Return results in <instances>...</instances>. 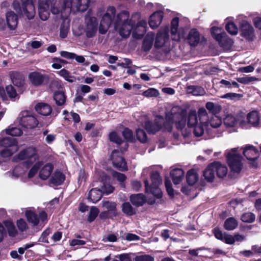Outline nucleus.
<instances>
[{"label": "nucleus", "instance_id": "39448f33", "mask_svg": "<svg viewBox=\"0 0 261 261\" xmlns=\"http://www.w3.org/2000/svg\"><path fill=\"white\" fill-rule=\"evenodd\" d=\"M22 4L20 6L19 2L15 0L12 5V8L16 12L20 14L26 16L28 19H33L36 11L32 0H20Z\"/></svg>", "mask_w": 261, "mask_h": 261}, {"label": "nucleus", "instance_id": "4d7b16f0", "mask_svg": "<svg viewBox=\"0 0 261 261\" xmlns=\"http://www.w3.org/2000/svg\"><path fill=\"white\" fill-rule=\"evenodd\" d=\"M99 210L97 207L95 206L91 207L88 218V221L91 222L94 221L97 216Z\"/></svg>", "mask_w": 261, "mask_h": 261}, {"label": "nucleus", "instance_id": "6e6d98bb", "mask_svg": "<svg viewBox=\"0 0 261 261\" xmlns=\"http://www.w3.org/2000/svg\"><path fill=\"white\" fill-rule=\"evenodd\" d=\"M16 225L18 229L21 232H24L27 231L29 227L25 221L22 219L18 220L16 222Z\"/></svg>", "mask_w": 261, "mask_h": 261}, {"label": "nucleus", "instance_id": "f3484780", "mask_svg": "<svg viewBox=\"0 0 261 261\" xmlns=\"http://www.w3.org/2000/svg\"><path fill=\"white\" fill-rule=\"evenodd\" d=\"M242 112L237 114L236 115H228L224 119V123L227 127H232L240 126L242 127Z\"/></svg>", "mask_w": 261, "mask_h": 261}, {"label": "nucleus", "instance_id": "052dcab7", "mask_svg": "<svg viewBox=\"0 0 261 261\" xmlns=\"http://www.w3.org/2000/svg\"><path fill=\"white\" fill-rule=\"evenodd\" d=\"M226 29L231 35H234L238 33V28L233 22L228 23L226 25Z\"/></svg>", "mask_w": 261, "mask_h": 261}, {"label": "nucleus", "instance_id": "aec40b11", "mask_svg": "<svg viewBox=\"0 0 261 261\" xmlns=\"http://www.w3.org/2000/svg\"><path fill=\"white\" fill-rule=\"evenodd\" d=\"M102 206L104 208L107 210V211L100 214L101 217H109V215H111V216H116L117 215L116 203L108 201H103L102 202Z\"/></svg>", "mask_w": 261, "mask_h": 261}, {"label": "nucleus", "instance_id": "473e14b6", "mask_svg": "<svg viewBox=\"0 0 261 261\" xmlns=\"http://www.w3.org/2000/svg\"><path fill=\"white\" fill-rule=\"evenodd\" d=\"M65 179L64 175L60 171H56L50 180V184L55 186L61 185Z\"/></svg>", "mask_w": 261, "mask_h": 261}, {"label": "nucleus", "instance_id": "5701e85b", "mask_svg": "<svg viewBox=\"0 0 261 261\" xmlns=\"http://www.w3.org/2000/svg\"><path fill=\"white\" fill-rule=\"evenodd\" d=\"M39 173V177L43 179H47L52 173L54 170V166L51 164L48 163L40 167Z\"/></svg>", "mask_w": 261, "mask_h": 261}, {"label": "nucleus", "instance_id": "338daca9", "mask_svg": "<svg viewBox=\"0 0 261 261\" xmlns=\"http://www.w3.org/2000/svg\"><path fill=\"white\" fill-rule=\"evenodd\" d=\"M117 236L114 234H109L108 235H106L103 237L102 239V241H103L104 242H115L117 241Z\"/></svg>", "mask_w": 261, "mask_h": 261}, {"label": "nucleus", "instance_id": "3c124183", "mask_svg": "<svg viewBox=\"0 0 261 261\" xmlns=\"http://www.w3.org/2000/svg\"><path fill=\"white\" fill-rule=\"evenodd\" d=\"M41 166V162H37L36 164H35L33 165V166L31 168V169L30 170L29 173H28V177L29 178H31L33 177H34L37 173Z\"/></svg>", "mask_w": 261, "mask_h": 261}, {"label": "nucleus", "instance_id": "72a5a7b5", "mask_svg": "<svg viewBox=\"0 0 261 261\" xmlns=\"http://www.w3.org/2000/svg\"><path fill=\"white\" fill-rule=\"evenodd\" d=\"M102 191L96 188L91 189L89 192L88 199L93 203L98 201L102 197Z\"/></svg>", "mask_w": 261, "mask_h": 261}, {"label": "nucleus", "instance_id": "a18cd8bd", "mask_svg": "<svg viewBox=\"0 0 261 261\" xmlns=\"http://www.w3.org/2000/svg\"><path fill=\"white\" fill-rule=\"evenodd\" d=\"M206 108L213 114H218L221 111V107L212 102H207L205 105Z\"/></svg>", "mask_w": 261, "mask_h": 261}, {"label": "nucleus", "instance_id": "a19ab883", "mask_svg": "<svg viewBox=\"0 0 261 261\" xmlns=\"http://www.w3.org/2000/svg\"><path fill=\"white\" fill-rule=\"evenodd\" d=\"M122 211L126 215L130 216L136 214L135 210L132 207L131 204L128 202H124L122 205Z\"/></svg>", "mask_w": 261, "mask_h": 261}, {"label": "nucleus", "instance_id": "8fccbe9b", "mask_svg": "<svg viewBox=\"0 0 261 261\" xmlns=\"http://www.w3.org/2000/svg\"><path fill=\"white\" fill-rule=\"evenodd\" d=\"M136 136L138 140L142 143H145L147 141V135L142 129L138 128L136 130Z\"/></svg>", "mask_w": 261, "mask_h": 261}, {"label": "nucleus", "instance_id": "de8ad7c7", "mask_svg": "<svg viewBox=\"0 0 261 261\" xmlns=\"http://www.w3.org/2000/svg\"><path fill=\"white\" fill-rule=\"evenodd\" d=\"M59 74L62 76L66 81L73 83L75 81V77L72 76L69 71L65 69H63L59 71Z\"/></svg>", "mask_w": 261, "mask_h": 261}, {"label": "nucleus", "instance_id": "0e129e2a", "mask_svg": "<svg viewBox=\"0 0 261 261\" xmlns=\"http://www.w3.org/2000/svg\"><path fill=\"white\" fill-rule=\"evenodd\" d=\"M237 80L240 83L247 84L251 82L256 80V79L253 76H246L237 78Z\"/></svg>", "mask_w": 261, "mask_h": 261}, {"label": "nucleus", "instance_id": "6e6552de", "mask_svg": "<svg viewBox=\"0 0 261 261\" xmlns=\"http://www.w3.org/2000/svg\"><path fill=\"white\" fill-rule=\"evenodd\" d=\"M225 154L231 171L234 173H239L243 167L242 158L237 152V148L226 151Z\"/></svg>", "mask_w": 261, "mask_h": 261}, {"label": "nucleus", "instance_id": "c9c22d12", "mask_svg": "<svg viewBox=\"0 0 261 261\" xmlns=\"http://www.w3.org/2000/svg\"><path fill=\"white\" fill-rule=\"evenodd\" d=\"M146 27L147 23L145 20H141L139 21L137 23V25H135V29L132 34L133 36L135 37V34H137L138 31H140V33L139 34V35H143L146 31Z\"/></svg>", "mask_w": 261, "mask_h": 261}, {"label": "nucleus", "instance_id": "c03bdc74", "mask_svg": "<svg viewBox=\"0 0 261 261\" xmlns=\"http://www.w3.org/2000/svg\"><path fill=\"white\" fill-rule=\"evenodd\" d=\"M188 91L194 95H203L205 93L204 90L200 86H191L188 87Z\"/></svg>", "mask_w": 261, "mask_h": 261}, {"label": "nucleus", "instance_id": "09e8293b", "mask_svg": "<svg viewBox=\"0 0 261 261\" xmlns=\"http://www.w3.org/2000/svg\"><path fill=\"white\" fill-rule=\"evenodd\" d=\"M6 133L12 136H19L22 134V130L18 127H12L5 129Z\"/></svg>", "mask_w": 261, "mask_h": 261}, {"label": "nucleus", "instance_id": "1a4fd4ad", "mask_svg": "<svg viewBox=\"0 0 261 261\" xmlns=\"http://www.w3.org/2000/svg\"><path fill=\"white\" fill-rule=\"evenodd\" d=\"M17 120L22 127L27 129L34 128L38 124V121L35 115L28 111H22Z\"/></svg>", "mask_w": 261, "mask_h": 261}, {"label": "nucleus", "instance_id": "2f4dec72", "mask_svg": "<svg viewBox=\"0 0 261 261\" xmlns=\"http://www.w3.org/2000/svg\"><path fill=\"white\" fill-rule=\"evenodd\" d=\"M130 201L133 205L140 206H142L146 201L145 196L142 194L132 195L130 196Z\"/></svg>", "mask_w": 261, "mask_h": 261}, {"label": "nucleus", "instance_id": "603ef678", "mask_svg": "<svg viewBox=\"0 0 261 261\" xmlns=\"http://www.w3.org/2000/svg\"><path fill=\"white\" fill-rule=\"evenodd\" d=\"M255 219V215L250 212L244 213L241 216V220H242V221L247 223L253 222L254 221Z\"/></svg>", "mask_w": 261, "mask_h": 261}, {"label": "nucleus", "instance_id": "5fc2aeb1", "mask_svg": "<svg viewBox=\"0 0 261 261\" xmlns=\"http://www.w3.org/2000/svg\"><path fill=\"white\" fill-rule=\"evenodd\" d=\"M69 30V25L68 23H63L60 28V36L62 38H65L67 37Z\"/></svg>", "mask_w": 261, "mask_h": 261}, {"label": "nucleus", "instance_id": "a211bd4d", "mask_svg": "<svg viewBox=\"0 0 261 261\" xmlns=\"http://www.w3.org/2000/svg\"><path fill=\"white\" fill-rule=\"evenodd\" d=\"M169 29L167 27L161 29L158 33L155 41V46L158 48L162 47L169 39Z\"/></svg>", "mask_w": 261, "mask_h": 261}, {"label": "nucleus", "instance_id": "f8f14e48", "mask_svg": "<svg viewBox=\"0 0 261 261\" xmlns=\"http://www.w3.org/2000/svg\"><path fill=\"white\" fill-rule=\"evenodd\" d=\"M98 22L96 17L87 15L85 18L84 32L87 38H92L97 31Z\"/></svg>", "mask_w": 261, "mask_h": 261}, {"label": "nucleus", "instance_id": "4be33fe9", "mask_svg": "<svg viewBox=\"0 0 261 261\" xmlns=\"http://www.w3.org/2000/svg\"><path fill=\"white\" fill-rule=\"evenodd\" d=\"M163 18V13L162 11H156L152 14L149 20V24L152 29L158 28L161 24Z\"/></svg>", "mask_w": 261, "mask_h": 261}, {"label": "nucleus", "instance_id": "49530a36", "mask_svg": "<svg viewBox=\"0 0 261 261\" xmlns=\"http://www.w3.org/2000/svg\"><path fill=\"white\" fill-rule=\"evenodd\" d=\"M211 33L213 37L219 42H221L224 33H222L221 29L218 27H214L211 29Z\"/></svg>", "mask_w": 261, "mask_h": 261}, {"label": "nucleus", "instance_id": "4c0bfd02", "mask_svg": "<svg viewBox=\"0 0 261 261\" xmlns=\"http://www.w3.org/2000/svg\"><path fill=\"white\" fill-rule=\"evenodd\" d=\"M186 178L188 184L193 185L197 181L198 175L195 170L192 169L187 172Z\"/></svg>", "mask_w": 261, "mask_h": 261}, {"label": "nucleus", "instance_id": "9d476101", "mask_svg": "<svg viewBox=\"0 0 261 261\" xmlns=\"http://www.w3.org/2000/svg\"><path fill=\"white\" fill-rule=\"evenodd\" d=\"M38 159L36 149L34 147H29L21 151L16 156H14V161L17 162L23 161L27 165L32 164Z\"/></svg>", "mask_w": 261, "mask_h": 261}, {"label": "nucleus", "instance_id": "ea45409f", "mask_svg": "<svg viewBox=\"0 0 261 261\" xmlns=\"http://www.w3.org/2000/svg\"><path fill=\"white\" fill-rule=\"evenodd\" d=\"M153 40V36L152 35H147L143 41L142 48L145 51L149 50L152 45Z\"/></svg>", "mask_w": 261, "mask_h": 261}, {"label": "nucleus", "instance_id": "bb28decb", "mask_svg": "<svg viewBox=\"0 0 261 261\" xmlns=\"http://www.w3.org/2000/svg\"><path fill=\"white\" fill-rule=\"evenodd\" d=\"M170 175L172 177L173 183L175 185H177L184 179V172L181 169L175 168L171 171Z\"/></svg>", "mask_w": 261, "mask_h": 261}, {"label": "nucleus", "instance_id": "a878e982", "mask_svg": "<svg viewBox=\"0 0 261 261\" xmlns=\"http://www.w3.org/2000/svg\"><path fill=\"white\" fill-rule=\"evenodd\" d=\"M9 75L14 85L17 87L23 85L24 77L21 73L16 71H11L9 73Z\"/></svg>", "mask_w": 261, "mask_h": 261}, {"label": "nucleus", "instance_id": "0eeeda50", "mask_svg": "<svg viewBox=\"0 0 261 261\" xmlns=\"http://www.w3.org/2000/svg\"><path fill=\"white\" fill-rule=\"evenodd\" d=\"M0 146L3 148L0 154V158L10 157L19 148L16 140L10 137L0 139Z\"/></svg>", "mask_w": 261, "mask_h": 261}, {"label": "nucleus", "instance_id": "864d4df0", "mask_svg": "<svg viewBox=\"0 0 261 261\" xmlns=\"http://www.w3.org/2000/svg\"><path fill=\"white\" fill-rule=\"evenodd\" d=\"M6 90L9 97L13 100H15L18 96L16 90L12 85H8L6 87Z\"/></svg>", "mask_w": 261, "mask_h": 261}, {"label": "nucleus", "instance_id": "423d86ee", "mask_svg": "<svg viewBox=\"0 0 261 261\" xmlns=\"http://www.w3.org/2000/svg\"><path fill=\"white\" fill-rule=\"evenodd\" d=\"M151 185L150 186L147 180L144 181L146 193L152 194L155 197L160 198L162 196V192L159 186L162 183V178L159 173L153 172L151 174Z\"/></svg>", "mask_w": 261, "mask_h": 261}, {"label": "nucleus", "instance_id": "e433bc0d", "mask_svg": "<svg viewBox=\"0 0 261 261\" xmlns=\"http://www.w3.org/2000/svg\"><path fill=\"white\" fill-rule=\"evenodd\" d=\"M3 224L7 229L8 234L11 237H15L17 234V230L16 229L13 222L9 220L3 221Z\"/></svg>", "mask_w": 261, "mask_h": 261}, {"label": "nucleus", "instance_id": "6ab92c4d", "mask_svg": "<svg viewBox=\"0 0 261 261\" xmlns=\"http://www.w3.org/2000/svg\"><path fill=\"white\" fill-rule=\"evenodd\" d=\"M207 122V124L210 128V132H208L204 126V132H205L211 137H214L215 135L212 132V129L219 128L222 124V119L220 117L214 115L212 116L210 119L208 118Z\"/></svg>", "mask_w": 261, "mask_h": 261}, {"label": "nucleus", "instance_id": "ddd939ff", "mask_svg": "<svg viewBox=\"0 0 261 261\" xmlns=\"http://www.w3.org/2000/svg\"><path fill=\"white\" fill-rule=\"evenodd\" d=\"M242 127L248 128L251 126H256L259 123V117L257 112L252 111L247 115L242 113Z\"/></svg>", "mask_w": 261, "mask_h": 261}, {"label": "nucleus", "instance_id": "2eb2a0df", "mask_svg": "<svg viewBox=\"0 0 261 261\" xmlns=\"http://www.w3.org/2000/svg\"><path fill=\"white\" fill-rule=\"evenodd\" d=\"M25 216L28 221L34 226L37 225L40 222L44 223L47 221V214L44 211L39 213V217L32 210H27L25 212Z\"/></svg>", "mask_w": 261, "mask_h": 261}, {"label": "nucleus", "instance_id": "f704fd0d", "mask_svg": "<svg viewBox=\"0 0 261 261\" xmlns=\"http://www.w3.org/2000/svg\"><path fill=\"white\" fill-rule=\"evenodd\" d=\"M203 176L207 181L211 182L213 180L215 177V171L213 163L208 165L203 171Z\"/></svg>", "mask_w": 261, "mask_h": 261}, {"label": "nucleus", "instance_id": "7ed1b4c3", "mask_svg": "<svg viewBox=\"0 0 261 261\" xmlns=\"http://www.w3.org/2000/svg\"><path fill=\"white\" fill-rule=\"evenodd\" d=\"M208 114L204 108L198 109L197 113L195 110H190L188 114L187 125L189 127H194V134L200 137L204 133V126L206 130L210 132V128L207 124Z\"/></svg>", "mask_w": 261, "mask_h": 261}, {"label": "nucleus", "instance_id": "c756f323", "mask_svg": "<svg viewBox=\"0 0 261 261\" xmlns=\"http://www.w3.org/2000/svg\"><path fill=\"white\" fill-rule=\"evenodd\" d=\"M214 169L216 172L217 176L220 178L225 176L227 173V168L226 166L218 162L213 163Z\"/></svg>", "mask_w": 261, "mask_h": 261}, {"label": "nucleus", "instance_id": "412c9836", "mask_svg": "<svg viewBox=\"0 0 261 261\" xmlns=\"http://www.w3.org/2000/svg\"><path fill=\"white\" fill-rule=\"evenodd\" d=\"M243 154L247 160L252 161L257 159L259 154L258 150L251 145H247L245 147Z\"/></svg>", "mask_w": 261, "mask_h": 261}, {"label": "nucleus", "instance_id": "c85d7f7f", "mask_svg": "<svg viewBox=\"0 0 261 261\" xmlns=\"http://www.w3.org/2000/svg\"><path fill=\"white\" fill-rule=\"evenodd\" d=\"M188 40L191 46L196 45L200 41V35L195 29L190 30L188 36Z\"/></svg>", "mask_w": 261, "mask_h": 261}, {"label": "nucleus", "instance_id": "58836bf2", "mask_svg": "<svg viewBox=\"0 0 261 261\" xmlns=\"http://www.w3.org/2000/svg\"><path fill=\"white\" fill-rule=\"evenodd\" d=\"M54 99L58 106H63L66 102V96L63 92H56L54 94Z\"/></svg>", "mask_w": 261, "mask_h": 261}, {"label": "nucleus", "instance_id": "393cba45", "mask_svg": "<svg viewBox=\"0 0 261 261\" xmlns=\"http://www.w3.org/2000/svg\"><path fill=\"white\" fill-rule=\"evenodd\" d=\"M35 109L39 114L45 116L50 115L52 112L51 107L48 104L43 102L37 103Z\"/></svg>", "mask_w": 261, "mask_h": 261}, {"label": "nucleus", "instance_id": "680f3d73", "mask_svg": "<svg viewBox=\"0 0 261 261\" xmlns=\"http://www.w3.org/2000/svg\"><path fill=\"white\" fill-rule=\"evenodd\" d=\"M135 261H154V257L148 254L137 255L135 258Z\"/></svg>", "mask_w": 261, "mask_h": 261}, {"label": "nucleus", "instance_id": "7c9ffc66", "mask_svg": "<svg viewBox=\"0 0 261 261\" xmlns=\"http://www.w3.org/2000/svg\"><path fill=\"white\" fill-rule=\"evenodd\" d=\"M179 19L177 17L173 18L171 21V33L172 36V39L176 41H178L180 38V35L178 32Z\"/></svg>", "mask_w": 261, "mask_h": 261}, {"label": "nucleus", "instance_id": "cd10ccee", "mask_svg": "<svg viewBox=\"0 0 261 261\" xmlns=\"http://www.w3.org/2000/svg\"><path fill=\"white\" fill-rule=\"evenodd\" d=\"M241 31L243 36L247 38H251L253 33V28L247 22L243 21L241 23Z\"/></svg>", "mask_w": 261, "mask_h": 261}, {"label": "nucleus", "instance_id": "79ce46f5", "mask_svg": "<svg viewBox=\"0 0 261 261\" xmlns=\"http://www.w3.org/2000/svg\"><path fill=\"white\" fill-rule=\"evenodd\" d=\"M26 171L25 168L22 167V165H19L15 167L12 173H10L12 177L17 178L22 176Z\"/></svg>", "mask_w": 261, "mask_h": 261}, {"label": "nucleus", "instance_id": "b1692460", "mask_svg": "<svg viewBox=\"0 0 261 261\" xmlns=\"http://www.w3.org/2000/svg\"><path fill=\"white\" fill-rule=\"evenodd\" d=\"M6 22L10 30H14L18 23V18L13 11H9L6 14Z\"/></svg>", "mask_w": 261, "mask_h": 261}, {"label": "nucleus", "instance_id": "13d9d810", "mask_svg": "<svg viewBox=\"0 0 261 261\" xmlns=\"http://www.w3.org/2000/svg\"><path fill=\"white\" fill-rule=\"evenodd\" d=\"M50 9L38 8L39 17L41 20L45 21L48 19L50 15Z\"/></svg>", "mask_w": 261, "mask_h": 261}, {"label": "nucleus", "instance_id": "dca6fc26", "mask_svg": "<svg viewBox=\"0 0 261 261\" xmlns=\"http://www.w3.org/2000/svg\"><path fill=\"white\" fill-rule=\"evenodd\" d=\"M30 83L35 86H39L44 84L48 80L47 75L42 74L37 71L31 72L29 75Z\"/></svg>", "mask_w": 261, "mask_h": 261}, {"label": "nucleus", "instance_id": "f03ea898", "mask_svg": "<svg viewBox=\"0 0 261 261\" xmlns=\"http://www.w3.org/2000/svg\"><path fill=\"white\" fill-rule=\"evenodd\" d=\"M116 9L113 6L108 8L107 12L100 21L99 32L101 34H105L110 25L114 21L115 30L123 38H127L135 29V22L129 18V13L123 11L117 14L114 20Z\"/></svg>", "mask_w": 261, "mask_h": 261}, {"label": "nucleus", "instance_id": "69168bd1", "mask_svg": "<svg viewBox=\"0 0 261 261\" xmlns=\"http://www.w3.org/2000/svg\"><path fill=\"white\" fill-rule=\"evenodd\" d=\"M124 138L127 141H133L134 140L133 133L131 130L128 128H125L122 132Z\"/></svg>", "mask_w": 261, "mask_h": 261}, {"label": "nucleus", "instance_id": "e2e57ef3", "mask_svg": "<svg viewBox=\"0 0 261 261\" xmlns=\"http://www.w3.org/2000/svg\"><path fill=\"white\" fill-rule=\"evenodd\" d=\"M109 139L111 141L114 142L118 144H120L122 142L121 138L115 132H112L110 134Z\"/></svg>", "mask_w": 261, "mask_h": 261}, {"label": "nucleus", "instance_id": "bf43d9fd", "mask_svg": "<svg viewBox=\"0 0 261 261\" xmlns=\"http://www.w3.org/2000/svg\"><path fill=\"white\" fill-rule=\"evenodd\" d=\"M143 95L147 97H156L159 95V91L154 88H150L143 92Z\"/></svg>", "mask_w": 261, "mask_h": 261}, {"label": "nucleus", "instance_id": "4468645a", "mask_svg": "<svg viewBox=\"0 0 261 261\" xmlns=\"http://www.w3.org/2000/svg\"><path fill=\"white\" fill-rule=\"evenodd\" d=\"M110 159L113 166L118 170L122 171L127 170L126 162L121 156V152L117 150H114L111 154Z\"/></svg>", "mask_w": 261, "mask_h": 261}, {"label": "nucleus", "instance_id": "37998d69", "mask_svg": "<svg viewBox=\"0 0 261 261\" xmlns=\"http://www.w3.org/2000/svg\"><path fill=\"white\" fill-rule=\"evenodd\" d=\"M238 224V222L234 218H229L225 222L224 227L227 230H231L235 229Z\"/></svg>", "mask_w": 261, "mask_h": 261}, {"label": "nucleus", "instance_id": "774afa93", "mask_svg": "<svg viewBox=\"0 0 261 261\" xmlns=\"http://www.w3.org/2000/svg\"><path fill=\"white\" fill-rule=\"evenodd\" d=\"M43 45V42L40 41H32L27 43L28 47H31L33 49H37Z\"/></svg>", "mask_w": 261, "mask_h": 261}, {"label": "nucleus", "instance_id": "9b49d317", "mask_svg": "<svg viewBox=\"0 0 261 261\" xmlns=\"http://www.w3.org/2000/svg\"><path fill=\"white\" fill-rule=\"evenodd\" d=\"M62 3L57 2V0H39L38 8L50 9L54 15L63 18Z\"/></svg>", "mask_w": 261, "mask_h": 261}, {"label": "nucleus", "instance_id": "f257e3e1", "mask_svg": "<svg viewBox=\"0 0 261 261\" xmlns=\"http://www.w3.org/2000/svg\"><path fill=\"white\" fill-rule=\"evenodd\" d=\"M187 111L186 109L175 106L166 113V121L163 116H158L153 122H150L144 115L136 113L135 117H138V121L145 128L148 133L155 134L161 129L168 132L172 130V124L175 123L177 129L182 130L186 124Z\"/></svg>", "mask_w": 261, "mask_h": 261}, {"label": "nucleus", "instance_id": "20e7f679", "mask_svg": "<svg viewBox=\"0 0 261 261\" xmlns=\"http://www.w3.org/2000/svg\"><path fill=\"white\" fill-rule=\"evenodd\" d=\"M89 0H64L62 7L63 18L68 16L71 11H85L89 7Z\"/></svg>", "mask_w": 261, "mask_h": 261}]
</instances>
